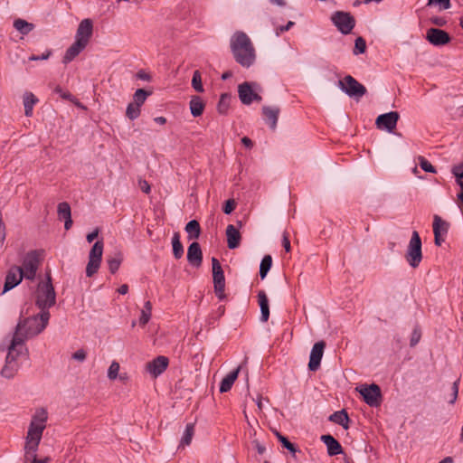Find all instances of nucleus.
Listing matches in <instances>:
<instances>
[{
    "label": "nucleus",
    "instance_id": "1",
    "mask_svg": "<svg viewBox=\"0 0 463 463\" xmlns=\"http://www.w3.org/2000/svg\"><path fill=\"white\" fill-rule=\"evenodd\" d=\"M49 319V311H44L18 322L8 346V361L14 359V352L23 353L27 350L24 345L25 340L40 334L46 327Z\"/></svg>",
    "mask_w": 463,
    "mask_h": 463
},
{
    "label": "nucleus",
    "instance_id": "2",
    "mask_svg": "<svg viewBox=\"0 0 463 463\" xmlns=\"http://www.w3.org/2000/svg\"><path fill=\"white\" fill-rule=\"evenodd\" d=\"M48 414L45 409L39 408L35 411L29 424L24 444V463H33L37 458V450L41 442L43 430L46 428Z\"/></svg>",
    "mask_w": 463,
    "mask_h": 463
},
{
    "label": "nucleus",
    "instance_id": "3",
    "mask_svg": "<svg viewBox=\"0 0 463 463\" xmlns=\"http://www.w3.org/2000/svg\"><path fill=\"white\" fill-rule=\"evenodd\" d=\"M231 49L235 61L242 67H250L256 60L252 42L243 32H236L231 39Z\"/></svg>",
    "mask_w": 463,
    "mask_h": 463
},
{
    "label": "nucleus",
    "instance_id": "4",
    "mask_svg": "<svg viewBox=\"0 0 463 463\" xmlns=\"http://www.w3.org/2000/svg\"><path fill=\"white\" fill-rule=\"evenodd\" d=\"M56 303V293L52 283V277L47 273L46 279L40 281L35 291V304L41 312L48 311Z\"/></svg>",
    "mask_w": 463,
    "mask_h": 463
},
{
    "label": "nucleus",
    "instance_id": "5",
    "mask_svg": "<svg viewBox=\"0 0 463 463\" xmlns=\"http://www.w3.org/2000/svg\"><path fill=\"white\" fill-rule=\"evenodd\" d=\"M421 240L418 232L413 231L406 250L405 259L409 265L416 269L422 260Z\"/></svg>",
    "mask_w": 463,
    "mask_h": 463
},
{
    "label": "nucleus",
    "instance_id": "6",
    "mask_svg": "<svg viewBox=\"0 0 463 463\" xmlns=\"http://www.w3.org/2000/svg\"><path fill=\"white\" fill-rule=\"evenodd\" d=\"M338 87L350 98L357 100L366 93V88L351 75H346L340 80L338 81Z\"/></svg>",
    "mask_w": 463,
    "mask_h": 463
},
{
    "label": "nucleus",
    "instance_id": "7",
    "mask_svg": "<svg viewBox=\"0 0 463 463\" xmlns=\"http://www.w3.org/2000/svg\"><path fill=\"white\" fill-rule=\"evenodd\" d=\"M104 244L102 241H97L90 253H89V261L86 267V276L90 278L94 274H96L99 269L102 254H103Z\"/></svg>",
    "mask_w": 463,
    "mask_h": 463
},
{
    "label": "nucleus",
    "instance_id": "8",
    "mask_svg": "<svg viewBox=\"0 0 463 463\" xmlns=\"http://www.w3.org/2000/svg\"><path fill=\"white\" fill-rule=\"evenodd\" d=\"M331 21L343 34H348L355 26L354 17L348 12L336 11L331 15Z\"/></svg>",
    "mask_w": 463,
    "mask_h": 463
},
{
    "label": "nucleus",
    "instance_id": "9",
    "mask_svg": "<svg viewBox=\"0 0 463 463\" xmlns=\"http://www.w3.org/2000/svg\"><path fill=\"white\" fill-rule=\"evenodd\" d=\"M40 263V256L36 250L28 252L24 258L22 267H20V270L24 273V279L33 280Z\"/></svg>",
    "mask_w": 463,
    "mask_h": 463
},
{
    "label": "nucleus",
    "instance_id": "10",
    "mask_svg": "<svg viewBox=\"0 0 463 463\" xmlns=\"http://www.w3.org/2000/svg\"><path fill=\"white\" fill-rule=\"evenodd\" d=\"M212 266H213V287L214 292L219 299L222 300L225 298L224 288H225V278L222 268L219 260L213 257L212 258Z\"/></svg>",
    "mask_w": 463,
    "mask_h": 463
},
{
    "label": "nucleus",
    "instance_id": "11",
    "mask_svg": "<svg viewBox=\"0 0 463 463\" xmlns=\"http://www.w3.org/2000/svg\"><path fill=\"white\" fill-rule=\"evenodd\" d=\"M356 390L363 396L364 402L372 407H377L382 401L381 389L377 384L362 385Z\"/></svg>",
    "mask_w": 463,
    "mask_h": 463
},
{
    "label": "nucleus",
    "instance_id": "12",
    "mask_svg": "<svg viewBox=\"0 0 463 463\" xmlns=\"http://www.w3.org/2000/svg\"><path fill=\"white\" fill-rule=\"evenodd\" d=\"M400 115L396 111H391L377 117L375 125L379 129L392 132L397 125Z\"/></svg>",
    "mask_w": 463,
    "mask_h": 463
},
{
    "label": "nucleus",
    "instance_id": "13",
    "mask_svg": "<svg viewBox=\"0 0 463 463\" xmlns=\"http://www.w3.org/2000/svg\"><path fill=\"white\" fill-rule=\"evenodd\" d=\"M256 84L243 82L238 87V93L241 101L245 105H250L253 100L261 101V97L253 90Z\"/></svg>",
    "mask_w": 463,
    "mask_h": 463
},
{
    "label": "nucleus",
    "instance_id": "14",
    "mask_svg": "<svg viewBox=\"0 0 463 463\" xmlns=\"http://www.w3.org/2000/svg\"><path fill=\"white\" fill-rule=\"evenodd\" d=\"M169 364V359L166 356L159 355L146 364V370L154 378L163 373Z\"/></svg>",
    "mask_w": 463,
    "mask_h": 463
},
{
    "label": "nucleus",
    "instance_id": "15",
    "mask_svg": "<svg viewBox=\"0 0 463 463\" xmlns=\"http://www.w3.org/2000/svg\"><path fill=\"white\" fill-rule=\"evenodd\" d=\"M93 33V22L90 18L80 21L78 25L75 39L86 44H89Z\"/></svg>",
    "mask_w": 463,
    "mask_h": 463
},
{
    "label": "nucleus",
    "instance_id": "16",
    "mask_svg": "<svg viewBox=\"0 0 463 463\" xmlns=\"http://www.w3.org/2000/svg\"><path fill=\"white\" fill-rule=\"evenodd\" d=\"M426 39L435 46L445 45L451 40L447 32L438 28L428 29L426 32Z\"/></svg>",
    "mask_w": 463,
    "mask_h": 463
},
{
    "label": "nucleus",
    "instance_id": "17",
    "mask_svg": "<svg viewBox=\"0 0 463 463\" xmlns=\"http://www.w3.org/2000/svg\"><path fill=\"white\" fill-rule=\"evenodd\" d=\"M24 278V273L20 270L19 266L11 267L5 277L3 292H6L19 285Z\"/></svg>",
    "mask_w": 463,
    "mask_h": 463
},
{
    "label": "nucleus",
    "instance_id": "18",
    "mask_svg": "<svg viewBox=\"0 0 463 463\" xmlns=\"http://www.w3.org/2000/svg\"><path fill=\"white\" fill-rule=\"evenodd\" d=\"M325 347L326 343L324 341L317 342L313 345L308 363L310 371H317L319 368Z\"/></svg>",
    "mask_w": 463,
    "mask_h": 463
},
{
    "label": "nucleus",
    "instance_id": "19",
    "mask_svg": "<svg viewBox=\"0 0 463 463\" xmlns=\"http://www.w3.org/2000/svg\"><path fill=\"white\" fill-rule=\"evenodd\" d=\"M187 260L194 267L199 268L201 266L203 261V252L198 242H193L188 247Z\"/></svg>",
    "mask_w": 463,
    "mask_h": 463
},
{
    "label": "nucleus",
    "instance_id": "20",
    "mask_svg": "<svg viewBox=\"0 0 463 463\" xmlns=\"http://www.w3.org/2000/svg\"><path fill=\"white\" fill-rule=\"evenodd\" d=\"M88 44L75 39L74 43L67 49L62 62L67 64L74 60L86 47Z\"/></svg>",
    "mask_w": 463,
    "mask_h": 463
},
{
    "label": "nucleus",
    "instance_id": "21",
    "mask_svg": "<svg viewBox=\"0 0 463 463\" xmlns=\"http://www.w3.org/2000/svg\"><path fill=\"white\" fill-rule=\"evenodd\" d=\"M88 44L75 39L74 43L67 49L62 62L67 64L74 60L86 47Z\"/></svg>",
    "mask_w": 463,
    "mask_h": 463
},
{
    "label": "nucleus",
    "instance_id": "22",
    "mask_svg": "<svg viewBox=\"0 0 463 463\" xmlns=\"http://www.w3.org/2000/svg\"><path fill=\"white\" fill-rule=\"evenodd\" d=\"M227 246L233 250L239 247L241 240V233L234 225L229 224L226 228Z\"/></svg>",
    "mask_w": 463,
    "mask_h": 463
},
{
    "label": "nucleus",
    "instance_id": "23",
    "mask_svg": "<svg viewBox=\"0 0 463 463\" xmlns=\"http://www.w3.org/2000/svg\"><path fill=\"white\" fill-rule=\"evenodd\" d=\"M322 441L326 444L329 456H335L343 453L340 443L331 435H323Z\"/></svg>",
    "mask_w": 463,
    "mask_h": 463
},
{
    "label": "nucleus",
    "instance_id": "24",
    "mask_svg": "<svg viewBox=\"0 0 463 463\" xmlns=\"http://www.w3.org/2000/svg\"><path fill=\"white\" fill-rule=\"evenodd\" d=\"M279 112L280 109L279 107L264 106L262 108V113L265 118L269 121L271 129H275L277 127Z\"/></svg>",
    "mask_w": 463,
    "mask_h": 463
},
{
    "label": "nucleus",
    "instance_id": "25",
    "mask_svg": "<svg viewBox=\"0 0 463 463\" xmlns=\"http://www.w3.org/2000/svg\"><path fill=\"white\" fill-rule=\"evenodd\" d=\"M241 366L237 367L234 371L228 373L221 382L220 384V392H227L232 387L234 382L238 378L239 373L241 371Z\"/></svg>",
    "mask_w": 463,
    "mask_h": 463
},
{
    "label": "nucleus",
    "instance_id": "26",
    "mask_svg": "<svg viewBox=\"0 0 463 463\" xmlns=\"http://www.w3.org/2000/svg\"><path fill=\"white\" fill-rule=\"evenodd\" d=\"M22 353H18L17 351L14 352V359L12 361H8V354L6 355V364L1 371V374L5 378H11L14 375L15 372L17 371V365L15 364V361L17 357Z\"/></svg>",
    "mask_w": 463,
    "mask_h": 463
},
{
    "label": "nucleus",
    "instance_id": "27",
    "mask_svg": "<svg viewBox=\"0 0 463 463\" xmlns=\"http://www.w3.org/2000/svg\"><path fill=\"white\" fill-rule=\"evenodd\" d=\"M258 298L261 313L260 319L263 322H267L269 317V307L268 297L264 291H260L258 294Z\"/></svg>",
    "mask_w": 463,
    "mask_h": 463
},
{
    "label": "nucleus",
    "instance_id": "28",
    "mask_svg": "<svg viewBox=\"0 0 463 463\" xmlns=\"http://www.w3.org/2000/svg\"><path fill=\"white\" fill-rule=\"evenodd\" d=\"M329 420L341 425L345 430L349 428V417L345 410H341L334 412L329 416Z\"/></svg>",
    "mask_w": 463,
    "mask_h": 463
},
{
    "label": "nucleus",
    "instance_id": "29",
    "mask_svg": "<svg viewBox=\"0 0 463 463\" xmlns=\"http://www.w3.org/2000/svg\"><path fill=\"white\" fill-rule=\"evenodd\" d=\"M190 110L194 117H199L203 114L204 109V103L198 96H194L190 100Z\"/></svg>",
    "mask_w": 463,
    "mask_h": 463
},
{
    "label": "nucleus",
    "instance_id": "30",
    "mask_svg": "<svg viewBox=\"0 0 463 463\" xmlns=\"http://www.w3.org/2000/svg\"><path fill=\"white\" fill-rule=\"evenodd\" d=\"M123 261V255L121 252H116L113 256H109L107 259L109 269L111 273H115L119 269Z\"/></svg>",
    "mask_w": 463,
    "mask_h": 463
},
{
    "label": "nucleus",
    "instance_id": "31",
    "mask_svg": "<svg viewBox=\"0 0 463 463\" xmlns=\"http://www.w3.org/2000/svg\"><path fill=\"white\" fill-rule=\"evenodd\" d=\"M37 101H38V99L33 93L27 92L24 94V114L26 117H31L33 115V108Z\"/></svg>",
    "mask_w": 463,
    "mask_h": 463
},
{
    "label": "nucleus",
    "instance_id": "32",
    "mask_svg": "<svg viewBox=\"0 0 463 463\" xmlns=\"http://www.w3.org/2000/svg\"><path fill=\"white\" fill-rule=\"evenodd\" d=\"M185 232L188 233V238L191 239H198L201 234L200 224L196 220L190 221L185 225Z\"/></svg>",
    "mask_w": 463,
    "mask_h": 463
},
{
    "label": "nucleus",
    "instance_id": "33",
    "mask_svg": "<svg viewBox=\"0 0 463 463\" xmlns=\"http://www.w3.org/2000/svg\"><path fill=\"white\" fill-rule=\"evenodd\" d=\"M14 27L22 34H27L33 30L34 25L27 21L18 18L14 22Z\"/></svg>",
    "mask_w": 463,
    "mask_h": 463
},
{
    "label": "nucleus",
    "instance_id": "34",
    "mask_svg": "<svg viewBox=\"0 0 463 463\" xmlns=\"http://www.w3.org/2000/svg\"><path fill=\"white\" fill-rule=\"evenodd\" d=\"M173 253L175 259H180L184 254V247L180 241L178 232H175L172 238Z\"/></svg>",
    "mask_w": 463,
    "mask_h": 463
},
{
    "label": "nucleus",
    "instance_id": "35",
    "mask_svg": "<svg viewBox=\"0 0 463 463\" xmlns=\"http://www.w3.org/2000/svg\"><path fill=\"white\" fill-rule=\"evenodd\" d=\"M194 435V423H188L180 441V446H188L191 444Z\"/></svg>",
    "mask_w": 463,
    "mask_h": 463
},
{
    "label": "nucleus",
    "instance_id": "36",
    "mask_svg": "<svg viewBox=\"0 0 463 463\" xmlns=\"http://www.w3.org/2000/svg\"><path fill=\"white\" fill-rule=\"evenodd\" d=\"M152 315V304L150 301H146L144 305V308L141 310V316L139 317L140 326H146L151 318Z\"/></svg>",
    "mask_w": 463,
    "mask_h": 463
},
{
    "label": "nucleus",
    "instance_id": "37",
    "mask_svg": "<svg viewBox=\"0 0 463 463\" xmlns=\"http://www.w3.org/2000/svg\"><path fill=\"white\" fill-rule=\"evenodd\" d=\"M272 265V258L270 255H265L260 265V276L263 279L267 276Z\"/></svg>",
    "mask_w": 463,
    "mask_h": 463
},
{
    "label": "nucleus",
    "instance_id": "38",
    "mask_svg": "<svg viewBox=\"0 0 463 463\" xmlns=\"http://www.w3.org/2000/svg\"><path fill=\"white\" fill-rule=\"evenodd\" d=\"M151 94V92H148L143 89H138L134 93L133 99H134V104L141 106L145 103L146 98Z\"/></svg>",
    "mask_w": 463,
    "mask_h": 463
},
{
    "label": "nucleus",
    "instance_id": "39",
    "mask_svg": "<svg viewBox=\"0 0 463 463\" xmlns=\"http://www.w3.org/2000/svg\"><path fill=\"white\" fill-rule=\"evenodd\" d=\"M58 215L60 219H69L71 217V206L68 203L63 202L58 204Z\"/></svg>",
    "mask_w": 463,
    "mask_h": 463
},
{
    "label": "nucleus",
    "instance_id": "40",
    "mask_svg": "<svg viewBox=\"0 0 463 463\" xmlns=\"http://www.w3.org/2000/svg\"><path fill=\"white\" fill-rule=\"evenodd\" d=\"M192 86L199 93H202L204 91V89H203V83H202V75L199 71H195L193 74Z\"/></svg>",
    "mask_w": 463,
    "mask_h": 463
},
{
    "label": "nucleus",
    "instance_id": "41",
    "mask_svg": "<svg viewBox=\"0 0 463 463\" xmlns=\"http://www.w3.org/2000/svg\"><path fill=\"white\" fill-rule=\"evenodd\" d=\"M140 112V107L132 102L128 104L126 110V115L129 119L133 120L139 117Z\"/></svg>",
    "mask_w": 463,
    "mask_h": 463
},
{
    "label": "nucleus",
    "instance_id": "42",
    "mask_svg": "<svg viewBox=\"0 0 463 463\" xmlns=\"http://www.w3.org/2000/svg\"><path fill=\"white\" fill-rule=\"evenodd\" d=\"M120 365L117 361H113L108 369V378L110 381L118 379L119 374Z\"/></svg>",
    "mask_w": 463,
    "mask_h": 463
},
{
    "label": "nucleus",
    "instance_id": "43",
    "mask_svg": "<svg viewBox=\"0 0 463 463\" xmlns=\"http://www.w3.org/2000/svg\"><path fill=\"white\" fill-rule=\"evenodd\" d=\"M440 222V217L439 215L434 216L433 220V232H434V241L437 246H440L443 240L440 238V232L439 231V222Z\"/></svg>",
    "mask_w": 463,
    "mask_h": 463
},
{
    "label": "nucleus",
    "instance_id": "44",
    "mask_svg": "<svg viewBox=\"0 0 463 463\" xmlns=\"http://www.w3.org/2000/svg\"><path fill=\"white\" fill-rule=\"evenodd\" d=\"M229 101H230L229 95L222 94L221 96V99H220L218 106H217V109H218L219 113L226 114V112L229 109Z\"/></svg>",
    "mask_w": 463,
    "mask_h": 463
},
{
    "label": "nucleus",
    "instance_id": "45",
    "mask_svg": "<svg viewBox=\"0 0 463 463\" xmlns=\"http://www.w3.org/2000/svg\"><path fill=\"white\" fill-rule=\"evenodd\" d=\"M418 161L421 169L428 173H436V168L423 156H420Z\"/></svg>",
    "mask_w": 463,
    "mask_h": 463
},
{
    "label": "nucleus",
    "instance_id": "46",
    "mask_svg": "<svg viewBox=\"0 0 463 463\" xmlns=\"http://www.w3.org/2000/svg\"><path fill=\"white\" fill-rule=\"evenodd\" d=\"M276 436L278 439L281 442L283 447L288 449L291 453H295L297 451L295 445L291 443L286 437H284L278 431H276Z\"/></svg>",
    "mask_w": 463,
    "mask_h": 463
},
{
    "label": "nucleus",
    "instance_id": "47",
    "mask_svg": "<svg viewBox=\"0 0 463 463\" xmlns=\"http://www.w3.org/2000/svg\"><path fill=\"white\" fill-rule=\"evenodd\" d=\"M365 50H366V43H365L364 39L363 37L356 38L355 43H354V53L355 55L364 53L365 52Z\"/></svg>",
    "mask_w": 463,
    "mask_h": 463
},
{
    "label": "nucleus",
    "instance_id": "48",
    "mask_svg": "<svg viewBox=\"0 0 463 463\" xmlns=\"http://www.w3.org/2000/svg\"><path fill=\"white\" fill-rule=\"evenodd\" d=\"M453 174L457 177V183L463 188V165H458L453 168Z\"/></svg>",
    "mask_w": 463,
    "mask_h": 463
},
{
    "label": "nucleus",
    "instance_id": "49",
    "mask_svg": "<svg viewBox=\"0 0 463 463\" xmlns=\"http://www.w3.org/2000/svg\"><path fill=\"white\" fill-rule=\"evenodd\" d=\"M458 383H459V380H457L452 384V388H451L452 392H451L449 400V402L451 404L455 403V402L457 401L458 394Z\"/></svg>",
    "mask_w": 463,
    "mask_h": 463
},
{
    "label": "nucleus",
    "instance_id": "50",
    "mask_svg": "<svg viewBox=\"0 0 463 463\" xmlns=\"http://www.w3.org/2000/svg\"><path fill=\"white\" fill-rule=\"evenodd\" d=\"M235 207H236V202L233 199H229L224 203L223 213L225 214H230L233 212Z\"/></svg>",
    "mask_w": 463,
    "mask_h": 463
},
{
    "label": "nucleus",
    "instance_id": "51",
    "mask_svg": "<svg viewBox=\"0 0 463 463\" xmlns=\"http://www.w3.org/2000/svg\"><path fill=\"white\" fill-rule=\"evenodd\" d=\"M429 5H439L442 9L447 10L450 7V0H429Z\"/></svg>",
    "mask_w": 463,
    "mask_h": 463
},
{
    "label": "nucleus",
    "instance_id": "52",
    "mask_svg": "<svg viewBox=\"0 0 463 463\" xmlns=\"http://www.w3.org/2000/svg\"><path fill=\"white\" fill-rule=\"evenodd\" d=\"M420 336V331L418 329H414L411 337V346H415L419 343Z\"/></svg>",
    "mask_w": 463,
    "mask_h": 463
},
{
    "label": "nucleus",
    "instance_id": "53",
    "mask_svg": "<svg viewBox=\"0 0 463 463\" xmlns=\"http://www.w3.org/2000/svg\"><path fill=\"white\" fill-rule=\"evenodd\" d=\"M52 54V51L51 50H47L45 51V52H43L41 56H38V55H32L29 57V60L30 61H43V60H47L50 55Z\"/></svg>",
    "mask_w": 463,
    "mask_h": 463
},
{
    "label": "nucleus",
    "instance_id": "54",
    "mask_svg": "<svg viewBox=\"0 0 463 463\" xmlns=\"http://www.w3.org/2000/svg\"><path fill=\"white\" fill-rule=\"evenodd\" d=\"M72 358L82 362L86 359V352L83 349H79L72 354Z\"/></svg>",
    "mask_w": 463,
    "mask_h": 463
},
{
    "label": "nucleus",
    "instance_id": "55",
    "mask_svg": "<svg viewBox=\"0 0 463 463\" xmlns=\"http://www.w3.org/2000/svg\"><path fill=\"white\" fill-rule=\"evenodd\" d=\"M431 23L437 26H444L447 24V20L441 16H435L430 19Z\"/></svg>",
    "mask_w": 463,
    "mask_h": 463
},
{
    "label": "nucleus",
    "instance_id": "56",
    "mask_svg": "<svg viewBox=\"0 0 463 463\" xmlns=\"http://www.w3.org/2000/svg\"><path fill=\"white\" fill-rule=\"evenodd\" d=\"M54 90H55V92L59 93L61 95V97L64 99L70 100L72 97V95L70 92L63 91L60 86H57Z\"/></svg>",
    "mask_w": 463,
    "mask_h": 463
},
{
    "label": "nucleus",
    "instance_id": "57",
    "mask_svg": "<svg viewBox=\"0 0 463 463\" xmlns=\"http://www.w3.org/2000/svg\"><path fill=\"white\" fill-rule=\"evenodd\" d=\"M252 444L254 445L255 449H257L259 454H263L266 451V448L264 445H262L258 439H254L252 441Z\"/></svg>",
    "mask_w": 463,
    "mask_h": 463
},
{
    "label": "nucleus",
    "instance_id": "58",
    "mask_svg": "<svg viewBox=\"0 0 463 463\" xmlns=\"http://www.w3.org/2000/svg\"><path fill=\"white\" fill-rule=\"evenodd\" d=\"M282 245L287 252L290 251V241L288 239V235L286 232L283 234Z\"/></svg>",
    "mask_w": 463,
    "mask_h": 463
},
{
    "label": "nucleus",
    "instance_id": "59",
    "mask_svg": "<svg viewBox=\"0 0 463 463\" xmlns=\"http://www.w3.org/2000/svg\"><path fill=\"white\" fill-rule=\"evenodd\" d=\"M139 187L144 193H150V184L146 180H139Z\"/></svg>",
    "mask_w": 463,
    "mask_h": 463
},
{
    "label": "nucleus",
    "instance_id": "60",
    "mask_svg": "<svg viewBox=\"0 0 463 463\" xmlns=\"http://www.w3.org/2000/svg\"><path fill=\"white\" fill-rule=\"evenodd\" d=\"M137 77L140 80L149 81L151 80V77L148 73H146L145 71L141 70L138 71L137 73Z\"/></svg>",
    "mask_w": 463,
    "mask_h": 463
},
{
    "label": "nucleus",
    "instance_id": "61",
    "mask_svg": "<svg viewBox=\"0 0 463 463\" xmlns=\"http://www.w3.org/2000/svg\"><path fill=\"white\" fill-rule=\"evenodd\" d=\"M99 229L96 228L93 232H91L90 233H89L86 237L88 242H92L99 235Z\"/></svg>",
    "mask_w": 463,
    "mask_h": 463
},
{
    "label": "nucleus",
    "instance_id": "62",
    "mask_svg": "<svg viewBox=\"0 0 463 463\" xmlns=\"http://www.w3.org/2000/svg\"><path fill=\"white\" fill-rule=\"evenodd\" d=\"M439 231L443 233H446L448 232V223L446 222H444L441 218H440V222H439Z\"/></svg>",
    "mask_w": 463,
    "mask_h": 463
},
{
    "label": "nucleus",
    "instance_id": "63",
    "mask_svg": "<svg viewBox=\"0 0 463 463\" xmlns=\"http://www.w3.org/2000/svg\"><path fill=\"white\" fill-rule=\"evenodd\" d=\"M241 143L248 148H251L253 146V142L248 137H243L241 138Z\"/></svg>",
    "mask_w": 463,
    "mask_h": 463
},
{
    "label": "nucleus",
    "instance_id": "64",
    "mask_svg": "<svg viewBox=\"0 0 463 463\" xmlns=\"http://www.w3.org/2000/svg\"><path fill=\"white\" fill-rule=\"evenodd\" d=\"M294 25V22L292 21H289L286 25L284 26H280L278 30H277V35L279 33V32H285V31H288L291 26Z\"/></svg>",
    "mask_w": 463,
    "mask_h": 463
}]
</instances>
